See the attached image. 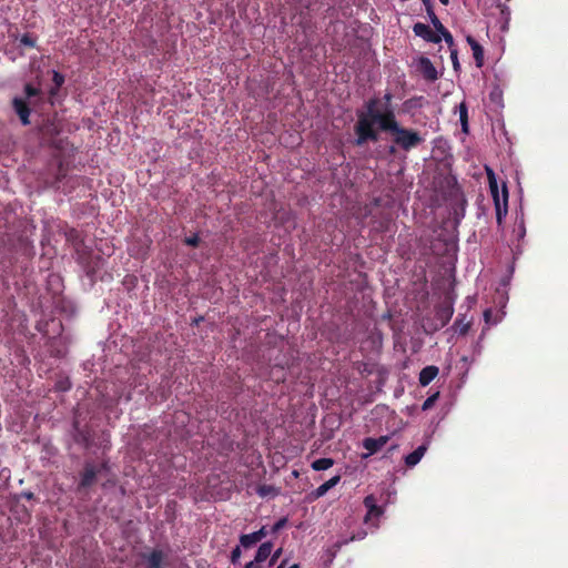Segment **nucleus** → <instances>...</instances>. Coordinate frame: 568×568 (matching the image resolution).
I'll return each instance as SVG.
<instances>
[{"instance_id":"f257e3e1","label":"nucleus","mask_w":568,"mask_h":568,"mask_svg":"<svg viewBox=\"0 0 568 568\" xmlns=\"http://www.w3.org/2000/svg\"><path fill=\"white\" fill-rule=\"evenodd\" d=\"M381 99L373 98L365 103V111L357 112L354 125L355 146H364L369 141L376 143L379 132H395L400 125L396 119L394 108H378Z\"/></svg>"},{"instance_id":"f03ea898","label":"nucleus","mask_w":568,"mask_h":568,"mask_svg":"<svg viewBox=\"0 0 568 568\" xmlns=\"http://www.w3.org/2000/svg\"><path fill=\"white\" fill-rule=\"evenodd\" d=\"M490 194L496 209V221L501 225L507 215L508 191L507 186L503 184V193L499 192V185L495 173L490 169H486Z\"/></svg>"},{"instance_id":"7ed1b4c3","label":"nucleus","mask_w":568,"mask_h":568,"mask_svg":"<svg viewBox=\"0 0 568 568\" xmlns=\"http://www.w3.org/2000/svg\"><path fill=\"white\" fill-rule=\"evenodd\" d=\"M424 136L415 129L399 125L393 132V143L404 152H410L424 143Z\"/></svg>"},{"instance_id":"20e7f679","label":"nucleus","mask_w":568,"mask_h":568,"mask_svg":"<svg viewBox=\"0 0 568 568\" xmlns=\"http://www.w3.org/2000/svg\"><path fill=\"white\" fill-rule=\"evenodd\" d=\"M106 468V463H101L97 465L92 462H85L83 465V469L80 474V480L78 483V491H81L85 488L91 487L95 484L99 474L101 470Z\"/></svg>"},{"instance_id":"39448f33","label":"nucleus","mask_w":568,"mask_h":568,"mask_svg":"<svg viewBox=\"0 0 568 568\" xmlns=\"http://www.w3.org/2000/svg\"><path fill=\"white\" fill-rule=\"evenodd\" d=\"M144 568H168V554L160 548L141 554Z\"/></svg>"},{"instance_id":"423d86ee","label":"nucleus","mask_w":568,"mask_h":568,"mask_svg":"<svg viewBox=\"0 0 568 568\" xmlns=\"http://www.w3.org/2000/svg\"><path fill=\"white\" fill-rule=\"evenodd\" d=\"M417 69L425 80L429 82L438 80V71L429 58L420 57L417 62Z\"/></svg>"},{"instance_id":"0eeeda50","label":"nucleus","mask_w":568,"mask_h":568,"mask_svg":"<svg viewBox=\"0 0 568 568\" xmlns=\"http://www.w3.org/2000/svg\"><path fill=\"white\" fill-rule=\"evenodd\" d=\"M372 227L379 233L390 232L394 229V217L390 213H381L372 217Z\"/></svg>"},{"instance_id":"6e6552de","label":"nucleus","mask_w":568,"mask_h":568,"mask_svg":"<svg viewBox=\"0 0 568 568\" xmlns=\"http://www.w3.org/2000/svg\"><path fill=\"white\" fill-rule=\"evenodd\" d=\"M12 108L14 112L18 114V118L20 119L21 123L23 125H29L30 122V115H31V108L27 103L24 99L21 98H14L12 100Z\"/></svg>"},{"instance_id":"1a4fd4ad","label":"nucleus","mask_w":568,"mask_h":568,"mask_svg":"<svg viewBox=\"0 0 568 568\" xmlns=\"http://www.w3.org/2000/svg\"><path fill=\"white\" fill-rule=\"evenodd\" d=\"M413 32H415V36L420 37L428 42L438 43L440 41V36L434 32L428 26L424 24V22H415L413 26Z\"/></svg>"},{"instance_id":"9d476101","label":"nucleus","mask_w":568,"mask_h":568,"mask_svg":"<svg viewBox=\"0 0 568 568\" xmlns=\"http://www.w3.org/2000/svg\"><path fill=\"white\" fill-rule=\"evenodd\" d=\"M267 535L265 527L260 528L257 531L251 534H243L240 536V545L244 548H251L256 545L262 538Z\"/></svg>"},{"instance_id":"9b49d317","label":"nucleus","mask_w":568,"mask_h":568,"mask_svg":"<svg viewBox=\"0 0 568 568\" xmlns=\"http://www.w3.org/2000/svg\"><path fill=\"white\" fill-rule=\"evenodd\" d=\"M389 440V436H379L378 438L367 437L363 440V446L368 450L369 455L378 453Z\"/></svg>"},{"instance_id":"f8f14e48","label":"nucleus","mask_w":568,"mask_h":568,"mask_svg":"<svg viewBox=\"0 0 568 568\" xmlns=\"http://www.w3.org/2000/svg\"><path fill=\"white\" fill-rule=\"evenodd\" d=\"M364 506L367 508L366 521H368L371 517H379L384 513L383 507L377 505V500L373 495L365 497Z\"/></svg>"},{"instance_id":"ddd939ff","label":"nucleus","mask_w":568,"mask_h":568,"mask_svg":"<svg viewBox=\"0 0 568 568\" xmlns=\"http://www.w3.org/2000/svg\"><path fill=\"white\" fill-rule=\"evenodd\" d=\"M438 374V366L435 365H428L419 372L418 375V383L420 386L426 387L430 384V382L436 377Z\"/></svg>"},{"instance_id":"4468645a","label":"nucleus","mask_w":568,"mask_h":568,"mask_svg":"<svg viewBox=\"0 0 568 568\" xmlns=\"http://www.w3.org/2000/svg\"><path fill=\"white\" fill-rule=\"evenodd\" d=\"M466 41H467L468 45L470 47V49L473 51V55H474V59L476 61V65L477 67H483V63H484V50H483V47L471 36H467L466 37Z\"/></svg>"},{"instance_id":"2eb2a0df","label":"nucleus","mask_w":568,"mask_h":568,"mask_svg":"<svg viewBox=\"0 0 568 568\" xmlns=\"http://www.w3.org/2000/svg\"><path fill=\"white\" fill-rule=\"evenodd\" d=\"M428 449L427 444H422L415 448V450L405 457V464L408 467L416 466L419 460L424 457Z\"/></svg>"},{"instance_id":"dca6fc26","label":"nucleus","mask_w":568,"mask_h":568,"mask_svg":"<svg viewBox=\"0 0 568 568\" xmlns=\"http://www.w3.org/2000/svg\"><path fill=\"white\" fill-rule=\"evenodd\" d=\"M341 481V476H334L331 479L326 480L324 484L318 486L314 491L313 496L315 499L322 498L324 494H326L331 488L336 486Z\"/></svg>"},{"instance_id":"f3484780","label":"nucleus","mask_w":568,"mask_h":568,"mask_svg":"<svg viewBox=\"0 0 568 568\" xmlns=\"http://www.w3.org/2000/svg\"><path fill=\"white\" fill-rule=\"evenodd\" d=\"M454 315V306L452 303H443L437 308V318L443 325L447 324Z\"/></svg>"},{"instance_id":"a211bd4d","label":"nucleus","mask_w":568,"mask_h":568,"mask_svg":"<svg viewBox=\"0 0 568 568\" xmlns=\"http://www.w3.org/2000/svg\"><path fill=\"white\" fill-rule=\"evenodd\" d=\"M273 550V544L272 541H264L258 548L257 552H255V561L258 564L266 560Z\"/></svg>"},{"instance_id":"6ab92c4d","label":"nucleus","mask_w":568,"mask_h":568,"mask_svg":"<svg viewBox=\"0 0 568 568\" xmlns=\"http://www.w3.org/2000/svg\"><path fill=\"white\" fill-rule=\"evenodd\" d=\"M425 9H426V12H427L434 28L437 30V32H439L440 30H444L445 27L443 26L438 16L436 14V12L434 10V4L430 3V4L426 6Z\"/></svg>"},{"instance_id":"aec40b11","label":"nucleus","mask_w":568,"mask_h":568,"mask_svg":"<svg viewBox=\"0 0 568 568\" xmlns=\"http://www.w3.org/2000/svg\"><path fill=\"white\" fill-rule=\"evenodd\" d=\"M67 174H68V168H65L63 165V162L60 161L59 164H58V168H57L55 179H53L52 186L53 187H59L60 186V182L67 176Z\"/></svg>"},{"instance_id":"412c9836","label":"nucleus","mask_w":568,"mask_h":568,"mask_svg":"<svg viewBox=\"0 0 568 568\" xmlns=\"http://www.w3.org/2000/svg\"><path fill=\"white\" fill-rule=\"evenodd\" d=\"M454 327L459 335H466L470 327V322H465V316H460L456 318Z\"/></svg>"},{"instance_id":"4be33fe9","label":"nucleus","mask_w":568,"mask_h":568,"mask_svg":"<svg viewBox=\"0 0 568 568\" xmlns=\"http://www.w3.org/2000/svg\"><path fill=\"white\" fill-rule=\"evenodd\" d=\"M334 460L332 458H320L312 463V468L315 470H325L332 467Z\"/></svg>"},{"instance_id":"5701e85b","label":"nucleus","mask_w":568,"mask_h":568,"mask_svg":"<svg viewBox=\"0 0 568 568\" xmlns=\"http://www.w3.org/2000/svg\"><path fill=\"white\" fill-rule=\"evenodd\" d=\"M277 489L272 485H260L257 486V496H261L262 498H265V496H276Z\"/></svg>"},{"instance_id":"b1692460","label":"nucleus","mask_w":568,"mask_h":568,"mask_svg":"<svg viewBox=\"0 0 568 568\" xmlns=\"http://www.w3.org/2000/svg\"><path fill=\"white\" fill-rule=\"evenodd\" d=\"M459 122L462 124V130L464 132L468 131V115H467V106L465 103L459 104Z\"/></svg>"},{"instance_id":"393cba45","label":"nucleus","mask_w":568,"mask_h":568,"mask_svg":"<svg viewBox=\"0 0 568 568\" xmlns=\"http://www.w3.org/2000/svg\"><path fill=\"white\" fill-rule=\"evenodd\" d=\"M64 83V75L61 73L53 71V84H55V89L51 90V94H54L60 87Z\"/></svg>"},{"instance_id":"a878e982","label":"nucleus","mask_w":568,"mask_h":568,"mask_svg":"<svg viewBox=\"0 0 568 568\" xmlns=\"http://www.w3.org/2000/svg\"><path fill=\"white\" fill-rule=\"evenodd\" d=\"M24 93L28 99H32L40 94V90L31 85V83H27L24 87Z\"/></svg>"},{"instance_id":"bb28decb","label":"nucleus","mask_w":568,"mask_h":568,"mask_svg":"<svg viewBox=\"0 0 568 568\" xmlns=\"http://www.w3.org/2000/svg\"><path fill=\"white\" fill-rule=\"evenodd\" d=\"M184 244L191 247H197L200 244V237L197 233H193L192 235H189V237H185Z\"/></svg>"},{"instance_id":"cd10ccee","label":"nucleus","mask_w":568,"mask_h":568,"mask_svg":"<svg viewBox=\"0 0 568 568\" xmlns=\"http://www.w3.org/2000/svg\"><path fill=\"white\" fill-rule=\"evenodd\" d=\"M20 42L27 48H34L36 39L31 34L26 33L21 37Z\"/></svg>"},{"instance_id":"c85d7f7f","label":"nucleus","mask_w":568,"mask_h":568,"mask_svg":"<svg viewBox=\"0 0 568 568\" xmlns=\"http://www.w3.org/2000/svg\"><path fill=\"white\" fill-rule=\"evenodd\" d=\"M437 34L440 36V39L443 38L449 45L454 44V37L446 28L437 32Z\"/></svg>"},{"instance_id":"c756f323","label":"nucleus","mask_w":568,"mask_h":568,"mask_svg":"<svg viewBox=\"0 0 568 568\" xmlns=\"http://www.w3.org/2000/svg\"><path fill=\"white\" fill-rule=\"evenodd\" d=\"M438 398V393H435L434 395L427 397L423 404V409L424 410H427L429 408L433 407V405L435 404L436 399Z\"/></svg>"},{"instance_id":"7c9ffc66","label":"nucleus","mask_w":568,"mask_h":568,"mask_svg":"<svg viewBox=\"0 0 568 568\" xmlns=\"http://www.w3.org/2000/svg\"><path fill=\"white\" fill-rule=\"evenodd\" d=\"M394 95L392 93H386L384 98L381 100L382 104L378 108H392V100Z\"/></svg>"},{"instance_id":"2f4dec72","label":"nucleus","mask_w":568,"mask_h":568,"mask_svg":"<svg viewBox=\"0 0 568 568\" xmlns=\"http://www.w3.org/2000/svg\"><path fill=\"white\" fill-rule=\"evenodd\" d=\"M55 388L60 392H67L71 388V383L69 379L60 381L55 384Z\"/></svg>"},{"instance_id":"473e14b6","label":"nucleus","mask_w":568,"mask_h":568,"mask_svg":"<svg viewBox=\"0 0 568 568\" xmlns=\"http://www.w3.org/2000/svg\"><path fill=\"white\" fill-rule=\"evenodd\" d=\"M287 524L286 517H281L280 520L273 526L272 532H277L280 529L284 528Z\"/></svg>"},{"instance_id":"72a5a7b5","label":"nucleus","mask_w":568,"mask_h":568,"mask_svg":"<svg viewBox=\"0 0 568 568\" xmlns=\"http://www.w3.org/2000/svg\"><path fill=\"white\" fill-rule=\"evenodd\" d=\"M240 557H241V548L239 546H236L235 548L232 549L231 561L233 564H236L237 560L240 559Z\"/></svg>"},{"instance_id":"f704fd0d","label":"nucleus","mask_w":568,"mask_h":568,"mask_svg":"<svg viewBox=\"0 0 568 568\" xmlns=\"http://www.w3.org/2000/svg\"><path fill=\"white\" fill-rule=\"evenodd\" d=\"M499 8H500L503 17L505 18V20H507L509 18V14H510L509 8L507 6H505V4H500Z\"/></svg>"},{"instance_id":"c9c22d12","label":"nucleus","mask_w":568,"mask_h":568,"mask_svg":"<svg viewBox=\"0 0 568 568\" xmlns=\"http://www.w3.org/2000/svg\"><path fill=\"white\" fill-rule=\"evenodd\" d=\"M450 58H452L454 68L457 69V67H458V53H457L456 50L452 51Z\"/></svg>"},{"instance_id":"e433bc0d","label":"nucleus","mask_w":568,"mask_h":568,"mask_svg":"<svg viewBox=\"0 0 568 568\" xmlns=\"http://www.w3.org/2000/svg\"><path fill=\"white\" fill-rule=\"evenodd\" d=\"M244 568H264L258 561L252 560Z\"/></svg>"},{"instance_id":"4c0bfd02","label":"nucleus","mask_w":568,"mask_h":568,"mask_svg":"<svg viewBox=\"0 0 568 568\" xmlns=\"http://www.w3.org/2000/svg\"><path fill=\"white\" fill-rule=\"evenodd\" d=\"M20 498H24L27 500H32L34 498V495L32 491H22L20 495Z\"/></svg>"},{"instance_id":"58836bf2","label":"nucleus","mask_w":568,"mask_h":568,"mask_svg":"<svg viewBox=\"0 0 568 568\" xmlns=\"http://www.w3.org/2000/svg\"><path fill=\"white\" fill-rule=\"evenodd\" d=\"M397 150H399V149H398V148L393 143V145H390V146L388 148L387 152H388V154H390V155H395V154H396V152H397Z\"/></svg>"},{"instance_id":"ea45409f","label":"nucleus","mask_w":568,"mask_h":568,"mask_svg":"<svg viewBox=\"0 0 568 568\" xmlns=\"http://www.w3.org/2000/svg\"><path fill=\"white\" fill-rule=\"evenodd\" d=\"M281 557V549H277L272 556L271 564L275 562Z\"/></svg>"},{"instance_id":"a19ab883","label":"nucleus","mask_w":568,"mask_h":568,"mask_svg":"<svg viewBox=\"0 0 568 568\" xmlns=\"http://www.w3.org/2000/svg\"><path fill=\"white\" fill-rule=\"evenodd\" d=\"M415 101H416V99L407 100V101H405L404 106L409 109V108H412L414 105Z\"/></svg>"},{"instance_id":"79ce46f5","label":"nucleus","mask_w":568,"mask_h":568,"mask_svg":"<svg viewBox=\"0 0 568 568\" xmlns=\"http://www.w3.org/2000/svg\"><path fill=\"white\" fill-rule=\"evenodd\" d=\"M70 240H74L77 236V230L72 229L68 234Z\"/></svg>"},{"instance_id":"37998d69","label":"nucleus","mask_w":568,"mask_h":568,"mask_svg":"<svg viewBox=\"0 0 568 568\" xmlns=\"http://www.w3.org/2000/svg\"><path fill=\"white\" fill-rule=\"evenodd\" d=\"M422 2H423V4H424V7H426V6L430 4V3H433V1H432V0H422Z\"/></svg>"},{"instance_id":"c03bdc74","label":"nucleus","mask_w":568,"mask_h":568,"mask_svg":"<svg viewBox=\"0 0 568 568\" xmlns=\"http://www.w3.org/2000/svg\"><path fill=\"white\" fill-rule=\"evenodd\" d=\"M443 6H447L449 3V0H439Z\"/></svg>"},{"instance_id":"a18cd8bd","label":"nucleus","mask_w":568,"mask_h":568,"mask_svg":"<svg viewBox=\"0 0 568 568\" xmlns=\"http://www.w3.org/2000/svg\"><path fill=\"white\" fill-rule=\"evenodd\" d=\"M288 568H300L298 564H293L292 566H290Z\"/></svg>"},{"instance_id":"49530a36","label":"nucleus","mask_w":568,"mask_h":568,"mask_svg":"<svg viewBox=\"0 0 568 568\" xmlns=\"http://www.w3.org/2000/svg\"><path fill=\"white\" fill-rule=\"evenodd\" d=\"M374 203H375L376 205H378V204H379V200H378V199L374 200Z\"/></svg>"},{"instance_id":"de8ad7c7","label":"nucleus","mask_w":568,"mask_h":568,"mask_svg":"<svg viewBox=\"0 0 568 568\" xmlns=\"http://www.w3.org/2000/svg\"><path fill=\"white\" fill-rule=\"evenodd\" d=\"M283 567H284V561L281 562L277 568H283Z\"/></svg>"}]
</instances>
